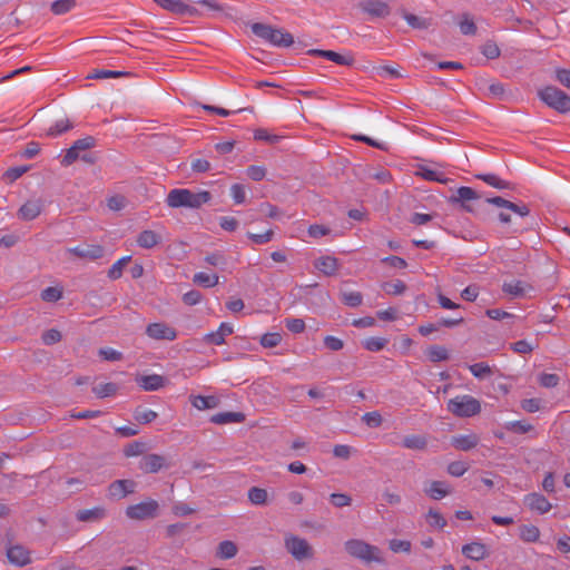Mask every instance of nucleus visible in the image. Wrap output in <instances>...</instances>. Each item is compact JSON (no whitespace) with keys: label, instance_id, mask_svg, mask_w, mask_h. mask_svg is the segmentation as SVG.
I'll return each instance as SVG.
<instances>
[{"label":"nucleus","instance_id":"1","mask_svg":"<svg viewBox=\"0 0 570 570\" xmlns=\"http://www.w3.org/2000/svg\"><path fill=\"white\" fill-rule=\"evenodd\" d=\"M210 199L212 195L207 190L194 191L188 188H175L168 193L166 204L171 208L198 209Z\"/></svg>","mask_w":570,"mask_h":570},{"label":"nucleus","instance_id":"2","mask_svg":"<svg viewBox=\"0 0 570 570\" xmlns=\"http://www.w3.org/2000/svg\"><path fill=\"white\" fill-rule=\"evenodd\" d=\"M250 29L256 37L263 39L272 46L287 48L294 43L293 36L283 29L274 28L269 24L258 22L253 23Z\"/></svg>","mask_w":570,"mask_h":570},{"label":"nucleus","instance_id":"3","mask_svg":"<svg viewBox=\"0 0 570 570\" xmlns=\"http://www.w3.org/2000/svg\"><path fill=\"white\" fill-rule=\"evenodd\" d=\"M346 552L365 563L376 562L383 563L384 559L381 556V550L360 539L347 540L344 544Z\"/></svg>","mask_w":570,"mask_h":570},{"label":"nucleus","instance_id":"4","mask_svg":"<svg viewBox=\"0 0 570 570\" xmlns=\"http://www.w3.org/2000/svg\"><path fill=\"white\" fill-rule=\"evenodd\" d=\"M448 410L455 416L471 417L480 413L481 403L472 395H458L449 400Z\"/></svg>","mask_w":570,"mask_h":570},{"label":"nucleus","instance_id":"5","mask_svg":"<svg viewBox=\"0 0 570 570\" xmlns=\"http://www.w3.org/2000/svg\"><path fill=\"white\" fill-rule=\"evenodd\" d=\"M539 97L549 107L559 112L570 111V97L562 90L548 86L539 91Z\"/></svg>","mask_w":570,"mask_h":570},{"label":"nucleus","instance_id":"6","mask_svg":"<svg viewBox=\"0 0 570 570\" xmlns=\"http://www.w3.org/2000/svg\"><path fill=\"white\" fill-rule=\"evenodd\" d=\"M285 547L296 560L308 559L313 556V551L308 542L294 534H289L285 538Z\"/></svg>","mask_w":570,"mask_h":570},{"label":"nucleus","instance_id":"7","mask_svg":"<svg viewBox=\"0 0 570 570\" xmlns=\"http://www.w3.org/2000/svg\"><path fill=\"white\" fill-rule=\"evenodd\" d=\"M157 510L158 502L149 499L137 504L129 505L126 509V515L132 520H144L155 517Z\"/></svg>","mask_w":570,"mask_h":570},{"label":"nucleus","instance_id":"8","mask_svg":"<svg viewBox=\"0 0 570 570\" xmlns=\"http://www.w3.org/2000/svg\"><path fill=\"white\" fill-rule=\"evenodd\" d=\"M146 334L153 340L174 341L177 337V332L174 327L163 323H150L146 327Z\"/></svg>","mask_w":570,"mask_h":570},{"label":"nucleus","instance_id":"9","mask_svg":"<svg viewBox=\"0 0 570 570\" xmlns=\"http://www.w3.org/2000/svg\"><path fill=\"white\" fill-rule=\"evenodd\" d=\"M43 209V202L40 198L28 199L18 209V218L21 220L30 222L36 219Z\"/></svg>","mask_w":570,"mask_h":570},{"label":"nucleus","instance_id":"10","mask_svg":"<svg viewBox=\"0 0 570 570\" xmlns=\"http://www.w3.org/2000/svg\"><path fill=\"white\" fill-rule=\"evenodd\" d=\"M95 140L92 137H85L76 140L72 146L67 150L62 159V165L69 166L79 158L82 150H88L94 147Z\"/></svg>","mask_w":570,"mask_h":570},{"label":"nucleus","instance_id":"11","mask_svg":"<svg viewBox=\"0 0 570 570\" xmlns=\"http://www.w3.org/2000/svg\"><path fill=\"white\" fill-rule=\"evenodd\" d=\"M69 254L75 256L87 258V259H98L104 255V248L100 245H83V246H75L69 247L67 249Z\"/></svg>","mask_w":570,"mask_h":570},{"label":"nucleus","instance_id":"12","mask_svg":"<svg viewBox=\"0 0 570 570\" xmlns=\"http://www.w3.org/2000/svg\"><path fill=\"white\" fill-rule=\"evenodd\" d=\"M163 242V234L158 230L145 229L137 236L136 243L139 247L151 249Z\"/></svg>","mask_w":570,"mask_h":570},{"label":"nucleus","instance_id":"13","mask_svg":"<svg viewBox=\"0 0 570 570\" xmlns=\"http://www.w3.org/2000/svg\"><path fill=\"white\" fill-rule=\"evenodd\" d=\"M461 551L468 559L473 561H481L489 554L487 546L480 541H472L462 546Z\"/></svg>","mask_w":570,"mask_h":570},{"label":"nucleus","instance_id":"14","mask_svg":"<svg viewBox=\"0 0 570 570\" xmlns=\"http://www.w3.org/2000/svg\"><path fill=\"white\" fill-rule=\"evenodd\" d=\"M135 482L131 480H117L109 485L108 493L112 499H122L135 491Z\"/></svg>","mask_w":570,"mask_h":570},{"label":"nucleus","instance_id":"15","mask_svg":"<svg viewBox=\"0 0 570 570\" xmlns=\"http://www.w3.org/2000/svg\"><path fill=\"white\" fill-rule=\"evenodd\" d=\"M166 466V460L159 454H147L139 463L140 470L146 473H156Z\"/></svg>","mask_w":570,"mask_h":570},{"label":"nucleus","instance_id":"16","mask_svg":"<svg viewBox=\"0 0 570 570\" xmlns=\"http://www.w3.org/2000/svg\"><path fill=\"white\" fill-rule=\"evenodd\" d=\"M9 561L18 567L27 566L31 562L29 551L22 546L10 547L7 551Z\"/></svg>","mask_w":570,"mask_h":570},{"label":"nucleus","instance_id":"17","mask_svg":"<svg viewBox=\"0 0 570 570\" xmlns=\"http://www.w3.org/2000/svg\"><path fill=\"white\" fill-rule=\"evenodd\" d=\"M360 6L365 13L375 18L385 17L390 12L389 6L380 0L363 1Z\"/></svg>","mask_w":570,"mask_h":570},{"label":"nucleus","instance_id":"18","mask_svg":"<svg viewBox=\"0 0 570 570\" xmlns=\"http://www.w3.org/2000/svg\"><path fill=\"white\" fill-rule=\"evenodd\" d=\"M525 505L540 514L547 513L551 509L550 502L539 493H530L524 498Z\"/></svg>","mask_w":570,"mask_h":570},{"label":"nucleus","instance_id":"19","mask_svg":"<svg viewBox=\"0 0 570 570\" xmlns=\"http://www.w3.org/2000/svg\"><path fill=\"white\" fill-rule=\"evenodd\" d=\"M234 332L233 325L229 323H222L219 327L210 333H207L204 340L207 343L214 345H222L225 343V337L230 335Z\"/></svg>","mask_w":570,"mask_h":570},{"label":"nucleus","instance_id":"20","mask_svg":"<svg viewBox=\"0 0 570 570\" xmlns=\"http://www.w3.org/2000/svg\"><path fill=\"white\" fill-rule=\"evenodd\" d=\"M137 384L144 391H158L165 385V377L158 374L144 375L137 379Z\"/></svg>","mask_w":570,"mask_h":570},{"label":"nucleus","instance_id":"21","mask_svg":"<svg viewBox=\"0 0 570 570\" xmlns=\"http://www.w3.org/2000/svg\"><path fill=\"white\" fill-rule=\"evenodd\" d=\"M424 492L433 500H441L451 493V488L444 481H432L428 487H425Z\"/></svg>","mask_w":570,"mask_h":570},{"label":"nucleus","instance_id":"22","mask_svg":"<svg viewBox=\"0 0 570 570\" xmlns=\"http://www.w3.org/2000/svg\"><path fill=\"white\" fill-rule=\"evenodd\" d=\"M451 444L458 450L469 451L479 444V438L474 433L454 435Z\"/></svg>","mask_w":570,"mask_h":570},{"label":"nucleus","instance_id":"23","mask_svg":"<svg viewBox=\"0 0 570 570\" xmlns=\"http://www.w3.org/2000/svg\"><path fill=\"white\" fill-rule=\"evenodd\" d=\"M315 268L321 273L331 276L334 275L338 268V262L334 256H321L314 264Z\"/></svg>","mask_w":570,"mask_h":570},{"label":"nucleus","instance_id":"24","mask_svg":"<svg viewBox=\"0 0 570 570\" xmlns=\"http://www.w3.org/2000/svg\"><path fill=\"white\" fill-rule=\"evenodd\" d=\"M189 400L191 405L199 411L212 410L219 404V400L214 395H190Z\"/></svg>","mask_w":570,"mask_h":570},{"label":"nucleus","instance_id":"25","mask_svg":"<svg viewBox=\"0 0 570 570\" xmlns=\"http://www.w3.org/2000/svg\"><path fill=\"white\" fill-rule=\"evenodd\" d=\"M161 8L175 13H193L194 9L180 0H154Z\"/></svg>","mask_w":570,"mask_h":570},{"label":"nucleus","instance_id":"26","mask_svg":"<svg viewBox=\"0 0 570 570\" xmlns=\"http://www.w3.org/2000/svg\"><path fill=\"white\" fill-rule=\"evenodd\" d=\"M529 289H531V287L521 281L505 282L502 285V291L513 297L525 296Z\"/></svg>","mask_w":570,"mask_h":570},{"label":"nucleus","instance_id":"27","mask_svg":"<svg viewBox=\"0 0 570 570\" xmlns=\"http://www.w3.org/2000/svg\"><path fill=\"white\" fill-rule=\"evenodd\" d=\"M245 420V415L240 412H222L210 417L214 424L240 423Z\"/></svg>","mask_w":570,"mask_h":570},{"label":"nucleus","instance_id":"28","mask_svg":"<svg viewBox=\"0 0 570 570\" xmlns=\"http://www.w3.org/2000/svg\"><path fill=\"white\" fill-rule=\"evenodd\" d=\"M478 198L479 196L475 190H473L471 187L462 186L458 189L456 196L453 197V202H461L465 210L472 212V208L466 203Z\"/></svg>","mask_w":570,"mask_h":570},{"label":"nucleus","instance_id":"29","mask_svg":"<svg viewBox=\"0 0 570 570\" xmlns=\"http://www.w3.org/2000/svg\"><path fill=\"white\" fill-rule=\"evenodd\" d=\"M416 174L430 181H438L442 184L448 181V178L443 171L428 166H420Z\"/></svg>","mask_w":570,"mask_h":570},{"label":"nucleus","instance_id":"30","mask_svg":"<svg viewBox=\"0 0 570 570\" xmlns=\"http://www.w3.org/2000/svg\"><path fill=\"white\" fill-rule=\"evenodd\" d=\"M193 282L203 287L210 288L218 284L219 277L216 274H207L205 272H198L194 275Z\"/></svg>","mask_w":570,"mask_h":570},{"label":"nucleus","instance_id":"31","mask_svg":"<svg viewBox=\"0 0 570 570\" xmlns=\"http://www.w3.org/2000/svg\"><path fill=\"white\" fill-rule=\"evenodd\" d=\"M476 178L497 189H508L510 187V184L507 180L501 179L495 174H479L476 175Z\"/></svg>","mask_w":570,"mask_h":570},{"label":"nucleus","instance_id":"32","mask_svg":"<svg viewBox=\"0 0 570 570\" xmlns=\"http://www.w3.org/2000/svg\"><path fill=\"white\" fill-rule=\"evenodd\" d=\"M106 511L102 507H95L92 509L80 510L77 513V519L80 521H91L104 518Z\"/></svg>","mask_w":570,"mask_h":570},{"label":"nucleus","instance_id":"33","mask_svg":"<svg viewBox=\"0 0 570 570\" xmlns=\"http://www.w3.org/2000/svg\"><path fill=\"white\" fill-rule=\"evenodd\" d=\"M520 539L524 542H535L539 540L540 530L533 524H523L520 527Z\"/></svg>","mask_w":570,"mask_h":570},{"label":"nucleus","instance_id":"34","mask_svg":"<svg viewBox=\"0 0 570 570\" xmlns=\"http://www.w3.org/2000/svg\"><path fill=\"white\" fill-rule=\"evenodd\" d=\"M402 445L411 450H423L426 446V439L423 435H407L403 439Z\"/></svg>","mask_w":570,"mask_h":570},{"label":"nucleus","instance_id":"35","mask_svg":"<svg viewBox=\"0 0 570 570\" xmlns=\"http://www.w3.org/2000/svg\"><path fill=\"white\" fill-rule=\"evenodd\" d=\"M268 493L265 489L253 487L248 490V500L255 505H263L267 502Z\"/></svg>","mask_w":570,"mask_h":570},{"label":"nucleus","instance_id":"36","mask_svg":"<svg viewBox=\"0 0 570 570\" xmlns=\"http://www.w3.org/2000/svg\"><path fill=\"white\" fill-rule=\"evenodd\" d=\"M237 547L233 541L225 540L218 546L217 554L222 559H232L237 554Z\"/></svg>","mask_w":570,"mask_h":570},{"label":"nucleus","instance_id":"37","mask_svg":"<svg viewBox=\"0 0 570 570\" xmlns=\"http://www.w3.org/2000/svg\"><path fill=\"white\" fill-rule=\"evenodd\" d=\"M322 57L326 58L330 61H333L337 65H350L352 62V58L348 56L341 55L338 52L332 51V50H318L316 51Z\"/></svg>","mask_w":570,"mask_h":570},{"label":"nucleus","instance_id":"38","mask_svg":"<svg viewBox=\"0 0 570 570\" xmlns=\"http://www.w3.org/2000/svg\"><path fill=\"white\" fill-rule=\"evenodd\" d=\"M76 7V0H56L51 3V11L57 14H65Z\"/></svg>","mask_w":570,"mask_h":570},{"label":"nucleus","instance_id":"39","mask_svg":"<svg viewBox=\"0 0 570 570\" xmlns=\"http://www.w3.org/2000/svg\"><path fill=\"white\" fill-rule=\"evenodd\" d=\"M131 259V256H124L115 262L108 271V277L110 279H118L122 275L124 267Z\"/></svg>","mask_w":570,"mask_h":570},{"label":"nucleus","instance_id":"40","mask_svg":"<svg viewBox=\"0 0 570 570\" xmlns=\"http://www.w3.org/2000/svg\"><path fill=\"white\" fill-rule=\"evenodd\" d=\"M387 340L384 337H367L362 342L365 350L370 352H379L385 347Z\"/></svg>","mask_w":570,"mask_h":570},{"label":"nucleus","instance_id":"41","mask_svg":"<svg viewBox=\"0 0 570 570\" xmlns=\"http://www.w3.org/2000/svg\"><path fill=\"white\" fill-rule=\"evenodd\" d=\"M428 357L432 362H441L449 358V351L444 346L434 345L428 350Z\"/></svg>","mask_w":570,"mask_h":570},{"label":"nucleus","instance_id":"42","mask_svg":"<svg viewBox=\"0 0 570 570\" xmlns=\"http://www.w3.org/2000/svg\"><path fill=\"white\" fill-rule=\"evenodd\" d=\"M405 21L414 29H426L430 27V20L423 17H419L412 13L404 14Z\"/></svg>","mask_w":570,"mask_h":570},{"label":"nucleus","instance_id":"43","mask_svg":"<svg viewBox=\"0 0 570 570\" xmlns=\"http://www.w3.org/2000/svg\"><path fill=\"white\" fill-rule=\"evenodd\" d=\"M363 296L360 292L351 291L342 293V302L350 307H357L362 304Z\"/></svg>","mask_w":570,"mask_h":570},{"label":"nucleus","instance_id":"44","mask_svg":"<svg viewBox=\"0 0 570 570\" xmlns=\"http://www.w3.org/2000/svg\"><path fill=\"white\" fill-rule=\"evenodd\" d=\"M426 522L434 528L443 529L446 525L445 519L442 517V514L436 510H429L426 513Z\"/></svg>","mask_w":570,"mask_h":570},{"label":"nucleus","instance_id":"45","mask_svg":"<svg viewBox=\"0 0 570 570\" xmlns=\"http://www.w3.org/2000/svg\"><path fill=\"white\" fill-rule=\"evenodd\" d=\"M135 420L141 424L153 422L157 417V413L150 409H137L135 411Z\"/></svg>","mask_w":570,"mask_h":570},{"label":"nucleus","instance_id":"46","mask_svg":"<svg viewBox=\"0 0 570 570\" xmlns=\"http://www.w3.org/2000/svg\"><path fill=\"white\" fill-rule=\"evenodd\" d=\"M92 391L98 397L104 399V397L114 395L117 391V385L115 383H110V382L101 383V384L96 385L92 389Z\"/></svg>","mask_w":570,"mask_h":570},{"label":"nucleus","instance_id":"47","mask_svg":"<svg viewBox=\"0 0 570 570\" xmlns=\"http://www.w3.org/2000/svg\"><path fill=\"white\" fill-rule=\"evenodd\" d=\"M71 127L69 119L62 118L59 119L48 129V135L56 137L67 131Z\"/></svg>","mask_w":570,"mask_h":570},{"label":"nucleus","instance_id":"48","mask_svg":"<svg viewBox=\"0 0 570 570\" xmlns=\"http://www.w3.org/2000/svg\"><path fill=\"white\" fill-rule=\"evenodd\" d=\"M230 196L236 205H240L246 200V188L242 184L230 186Z\"/></svg>","mask_w":570,"mask_h":570},{"label":"nucleus","instance_id":"49","mask_svg":"<svg viewBox=\"0 0 570 570\" xmlns=\"http://www.w3.org/2000/svg\"><path fill=\"white\" fill-rule=\"evenodd\" d=\"M125 71L118 70H107V69H98L95 70L91 75L88 76L90 79H107V78H118L125 76Z\"/></svg>","mask_w":570,"mask_h":570},{"label":"nucleus","instance_id":"50","mask_svg":"<svg viewBox=\"0 0 570 570\" xmlns=\"http://www.w3.org/2000/svg\"><path fill=\"white\" fill-rule=\"evenodd\" d=\"M254 138L256 140L266 141L268 144H276L279 141L281 137L274 134H271L267 129L258 128L254 131Z\"/></svg>","mask_w":570,"mask_h":570},{"label":"nucleus","instance_id":"51","mask_svg":"<svg viewBox=\"0 0 570 570\" xmlns=\"http://www.w3.org/2000/svg\"><path fill=\"white\" fill-rule=\"evenodd\" d=\"M389 547L394 553H409L411 551V542L409 540L392 539L389 542Z\"/></svg>","mask_w":570,"mask_h":570},{"label":"nucleus","instance_id":"52","mask_svg":"<svg viewBox=\"0 0 570 570\" xmlns=\"http://www.w3.org/2000/svg\"><path fill=\"white\" fill-rule=\"evenodd\" d=\"M469 370L476 379H483L491 373L490 366L483 362L470 365Z\"/></svg>","mask_w":570,"mask_h":570},{"label":"nucleus","instance_id":"53","mask_svg":"<svg viewBox=\"0 0 570 570\" xmlns=\"http://www.w3.org/2000/svg\"><path fill=\"white\" fill-rule=\"evenodd\" d=\"M362 421L370 428H379L382 424V415L377 411L366 412Z\"/></svg>","mask_w":570,"mask_h":570},{"label":"nucleus","instance_id":"54","mask_svg":"<svg viewBox=\"0 0 570 570\" xmlns=\"http://www.w3.org/2000/svg\"><path fill=\"white\" fill-rule=\"evenodd\" d=\"M282 342V335L279 333H266L261 337V344L264 347H275Z\"/></svg>","mask_w":570,"mask_h":570},{"label":"nucleus","instance_id":"55","mask_svg":"<svg viewBox=\"0 0 570 570\" xmlns=\"http://www.w3.org/2000/svg\"><path fill=\"white\" fill-rule=\"evenodd\" d=\"M504 429L518 433H527L532 426L525 421H510L504 424Z\"/></svg>","mask_w":570,"mask_h":570},{"label":"nucleus","instance_id":"56","mask_svg":"<svg viewBox=\"0 0 570 570\" xmlns=\"http://www.w3.org/2000/svg\"><path fill=\"white\" fill-rule=\"evenodd\" d=\"M62 297V291L58 287H47L41 292L45 302H57Z\"/></svg>","mask_w":570,"mask_h":570},{"label":"nucleus","instance_id":"57","mask_svg":"<svg viewBox=\"0 0 570 570\" xmlns=\"http://www.w3.org/2000/svg\"><path fill=\"white\" fill-rule=\"evenodd\" d=\"M205 262L208 264V265H212V266H215V267H218L220 269H224L226 267V258L224 257L223 254L220 253H213V254H209L207 255L205 258Z\"/></svg>","mask_w":570,"mask_h":570},{"label":"nucleus","instance_id":"58","mask_svg":"<svg viewBox=\"0 0 570 570\" xmlns=\"http://www.w3.org/2000/svg\"><path fill=\"white\" fill-rule=\"evenodd\" d=\"M383 288L390 295H401L405 292L406 286L402 281H395L392 283H386Z\"/></svg>","mask_w":570,"mask_h":570},{"label":"nucleus","instance_id":"59","mask_svg":"<svg viewBox=\"0 0 570 570\" xmlns=\"http://www.w3.org/2000/svg\"><path fill=\"white\" fill-rule=\"evenodd\" d=\"M468 471V464L463 461H454L448 465V472L453 476H462Z\"/></svg>","mask_w":570,"mask_h":570},{"label":"nucleus","instance_id":"60","mask_svg":"<svg viewBox=\"0 0 570 570\" xmlns=\"http://www.w3.org/2000/svg\"><path fill=\"white\" fill-rule=\"evenodd\" d=\"M285 325L294 334H299L305 330V323L302 318H286Z\"/></svg>","mask_w":570,"mask_h":570},{"label":"nucleus","instance_id":"61","mask_svg":"<svg viewBox=\"0 0 570 570\" xmlns=\"http://www.w3.org/2000/svg\"><path fill=\"white\" fill-rule=\"evenodd\" d=\"M485 315L489 318L495 320V321L505 320V318L507 320H512V318L515 317L512 313H509V312H505V311H502V309H499V308L487 309L485 311Z\"/></svg>","mask_w":570,"mask_h":570},{"label":"nucleus","instance_id":"62","mask_svg":"<svg viewBox=\"0 0 570 570\" xmlns=\"http://www.w3.org/2000/svg\"><path fill=\"white\" fill-rule=\"evenodd\" d=\"M203 295L199 291L191 289L183 295V302L186 305L194 306L202 302Z\"/></svg>","mask_w":570,"mask_h":570},{"label":"nucleus","instance_id":"63","mask_svg":"<svg viewBox=\"0 0 570 570\" xmlns=\"http://www.w3.org/2000/svg\"><path fill=\"white\" fill-rule=\"evenodd\" d=\"M28 170V167L27 166H18V167H12V168H9L3 177L8 180V181H14L17 180L18 178H20L26 171Z\"/></svg>","mask_w":570,"mask_h":570},{"label":"nucleus","instance_id":"64","mask_svg":"<svg viewBox=\"0 0 570 570\" xmlns=\"http://www.w3.org/2000/svg\"><path fill=\"white\" fill-rule=\"evenodd\" d=\"M515 353L527 354L534 350V346L527 340H520L511 345Z\"/></svg>","mask_w":570,"mask_h":570}]
</instances>
